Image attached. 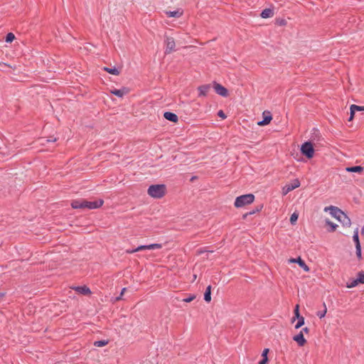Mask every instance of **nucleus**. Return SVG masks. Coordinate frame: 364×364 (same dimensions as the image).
I'll list each match as a JSON object with an SVG mask.
<instances>
[{"mask_svg":"<svg viewBox=\"0 0 364 364\" xmlns=\"http://www.w3.org/2000/svg\"><path fill=\"white\" fill-rule=\"evenodd\" d=\"M166 192V186L164 184L151 185L147 191L148 194L154 198H161Z\"/></svg>","mask_w":364,"mask_h":364,"instance_id":"1","label":"nucleus"},{"mask_svg":"<svg viewBox=\"0 0 364 364\" xmlns=\"http://www.w3.org/2000/svg\"><path fill=\"white\" fill-rule=\"evenodd\" d=\"M255 200V196L252 193H247L237 196L235 200L236 208H242L245 205L251 204Z\"/></svg>","mask_w":364,"mask_h":364,"instance_id":"2","label":"nucleus"},{"mask_svg":"<svg viewBox=\"0 0 364 364\" xmlns=\"http://www.w3.org/2000/svg\"><path fill=\"white\" fill-rule=\"evenodd\" d=\"M301 153L303 156H306L308 159H311L314 156V144L311 141H307L303 143L300 149Z\"/></svg>","mask_w":364,"mask_h":364,"instance_id":"3","label":"nucleus"},{"mask_svg":"<svg viewBox=\"0 0 364 364\" xmlns=\"http://www.w3.org/2000/svg\"><path fill=\"white\" fill-rule=\"evenodd\" d=\"M83 203L84 209L87 208L92 210L100 208L103 205L104 200L102 199H99L95 201H88L84 199Z\"/></svg>","mask_w":364,"mask_h":364,"instance_id":"4","label":"nucleus"},{"mask_svg":"<svg viewBox=\"0 0 364 364\" xmlns=\"http://www.w3.org/2000/svg\"><path fill=\"white\" fill-rule=\"evenodd\" d=\"M213 87L215 92L222 97H228L229 95L228 89L216 82H213Z\"/></svg>","mask_w":364,"mask_h":364,"instance_id":"5","label":"nucleus"},{"mask_svg":"<svg viewBox=\"0 0 364 364\" xmlns=\"http://www.w3.org/2000/svg\"><path fill=\"white\" fill-rule=\"evenodd\" d=\"M165 44H166V50H165L166 54H170L173 50H175L176 43H175L174 38L173 37L166 36Z\"/></svg>","mask_w":364,"mask_h":364,"instance_id":"6","label":"nucleus"},{"mask_svg":"<svg viewBox=\"0 0 364 364\" xmlns=\"http://www.w3.org/2000/svg\"><path fill=\"white\" fill-rule=\"evenodd\" d=\"M300 186V181L299 179H294L291 183L286 184L283 188V193L287 194L289 192L294 190L295 188Z\"/></svg>","mask_w":364,"mask_h":364,"instance_id":"7","label":"nucleus"},{"mask_svg":"<svg viewBox=\"0 0 364 364\" xmlns=\"http://www.w3.org/2000/svg\"><path fill=\"white\" fill-rule=\"evenodd\" d=\"M289 262L298 264V265L306 272H309L310 271L309 267L306 265L304 260H303L301 257H298L296 258H291L289 259Z\"/></svg>","mask_w":364,"mask_h":364,"instance_id":"8","label":"nucleus"},{"mask_svg":"<svg viewBox=\"0 0 364 364\" xmlns=\"http://www.w3.org/2000/svg\"><path fill=\"white\" fill-rule=\"evenodd\" d=\"M263 119L257 122L259 126H265L270 123L272 119V115L270 112L264 111L262 113Z\"/></svg>","mask_w":364,"mask_h":364,"instance_id":"9","label":"nucleus"},{"mask_svg":"<svg viewBox=\"0 0 364 364\" xmlns=\"http://www.w3.org/2000/svg\"><path fill=\"white\" fill-rule=\"evenodd\" d=\"M329 210L330 214L337 220L341 218V215H343V211L339 209L338 207L331 205L328 208H326L325 210Z\"/></svg>","mask_w":364,"mask_h":364,"instance_id":"10","label":"nucleus"},{"mask_svg":"<svg viewBox=\"0 0 364 364\" xmlns=\"http://www.w3.org/2000/svg\"><path fill=\"white\" fill-rule=\"evenodd\" d=\"M212 86L210 84H206L200 85L198 87V90L199 92L198 97H205L207 96L209 91L211 90Z\"/></svg>","mask_w":364,"mask_h":364,"instance_id":"11","label":"nucleus"},{"mask_svg":"<svg viewBox=\"0 0 364 364\" xmlns=\"http://www.w3.org/2000/svg\"><path fill=\"white\" fill-rule=\"evenodd\" d=\"M161 247H162L161 244L154 243V244L147 245H140L136 247V250L141 251V250H157V249H161Z\"/></svg>","mask_w":364,"mask_h":364,"instance_id":"12","label":"nucleus"},{"mask_svg":"<svg viewBox=\"0 0 364 364\" xmlns=\"http://www.w3.org/2000/svg\"><path fill=\"white\" fill-rule=\"evenodd\" d=\"M129 88L123 87L121 89H114L111 90V93L114 95H116L119 97H122L124 95L128 94L129 92Z\"/></svg>","mask_w":364,"mask_h":364,"instance_id":"13","label":"nucleus"},{"mask_svg":"<svg viewBox=\"0 0 364 364\" xmlns=\"http://www.w3.org/2000/svg\"><path fill=\"white\" fill-rule=\"evenodd\" d=\"M73 289L77 293L85 296H87L91 294L90 289L85 285L74 287Z\"/></svg>","mask_w":364,"mask_h":364,"instance_id":"14","label":"nucleus"},{"mask_svg":"<svg viewBox=\"0 0 364 364\" xmlns=\"http://www.w3.org/2000/svg\"><path fill=\"white\" fill-rule=\"evenodd\" d=\"M293 340L296 341L300 347L304 346L306 343V340L302 333H299L297 335H295L293 337Z\"/></svg>","mask_w":364,"mask_h":364,"instance_id":"15","label":"nucleus"},{"mask_svg":"<svg viewBox=\"0 0 364 364\" xmlns=\"http://www.w3.org/2000/svg\"><path fill=\"white\" fill-rule=\"evenodd\" d=\"M164 117L166 120L170 121L171 122H174V123H176L178 121V116L175 113L171 112H165L164 113Z\"/></svg>","mask_w":364,"mask_h":364,"instance_id":"16","label":"nucleus"},{"mask_svg":"<svg viewBox=\"0 0 364 364\" xmlns=\"http://www.w3.org/2000/svg\"><path fill=\"white\" fill-rule=\"evenodd\" d=\"M338 220L341 222L343 226L349 227L351 224L350 218L344 212L343 213V215H341V218H338Z\"/></svg>","mask_w":364,"mask_h":364,"instance_id":"17","label":"nucleus"},{"mask_svg":"<svg viewBox=\"0 0 364 364\" xmlns=\"http://www.w3.org/2000/svg\"><path fill=\"white\" fill-rule=\"evenodd\" d=\"M83 200L84 199L73 200L71 202L72 208L74 209H78V208L84 209Z\"/></svg>","mask_w":364,"mask_h":364,"instance_id":"18","label":"nucleus"},{"mask_svg":"<svg viewBox=\"0 0 364 364\" xmlns=\"http://www.w3.org/2000/svg\"><path fill=\"white\" fill-rule=\"evenodd\" d=\"M364 168L361 166H354L346 168V171L348 172L358 173H360L363 171Z\"/></svg>","mask_w":364,"mask_h":364,"instance_id":"19","label":"nucleus"},{"mask_svg":"<svg viewBox=\"0 0 364 364\" xmlns=\"http://www.w3.org/2000/svg\"><path fill=\"white\" fill-rule=\"evenodd\" d=\"M274 15V10L272 9H264L261 14L260 16L263 18H267L272 17Z\"/></svg>","mask_w":364,"mask_h":364,"instance_id":"20","label":"nucleus"},{"mask_svg":"<svg viewBox=\"0 0 364 364\" xmlns=\"http://www.w3.org/2000/svg\"><path fill=\"white\" fill-rule=\"evenodd\" d=\"M269 348H264L262 351V359L259 362V364H268L269 359L267 357V354L269 353Z\"/></svg>","mask_w":364,"mask_h":364,"instance_id":"21","label":"nucleus"},{"mask_svg":"<svg viewBox=\"0 0 364 364\" xmlns=\"http://www.w3.org/2000/svg\"><path fill=\"white\" fill-rule=\"evenodd\" d=\"M211 285H208L204 292V300L209 303L211 301Z\"/></svg>","mask_w":364,"mask_h":364,"instance_id":"22","label":"nucleus"},{"mask_svg":"<svg viewBox=\"0 0 364 364\" xmlns=\"http://www.w3.org/2000/svg\"><path fill=\"white\" fill-rule=\"evenodd\" d=\"M166 14L168 17L179 18L182 16L183 11H180V9H177L173 11H166Z\"/></svg>","mask_w":364,"mask_h":364,"instance_id":"23","label":"nucleus"},{"mask_svg":"<svg viewBox=\"0 0 364 364\" xmlns=\"http://www.w3.org/2000/svg\"><path fill=\"white\" fill-rule=\"evenodd\" d=\"M103 70L107 72L108 73H109L111 75H118L120 73L119 69L116 68L115 67L112 68H108V67H105L103 68Z\"/></svg>","mask_w":364,"mask_h":364,"instance_id":"24","label":"nucleus"},{"mask_svg":"<svg viewBox=\"0 0 364 364\" xmlns=\"http://www.w3.org/2000/svg\"><path fill=\"white\" fill-rule=\"evenodd\" d=\"M353 242H355V247L361 246L360 240H359V235H358V228H356L354 231L353 236Z\"/></svg>","mask_w":364,"mask_h":364,"instance_id":"25","label":"nucleus"},{"mask_svg":"<svg viewBox=\"0 0 364 364\" xmlns=\"http://www.w3.org/2000/svg\"><path fill=\"white\" fill-rule=\"evenodd\" d=\"M296 319H297L298 321L295 325V328L299 329L304 324L305 319H304V317L302 316H300L298 318H296Z\"/></svg>","mask_w":364,"mask_h":364,"instance_id":"26","label":"nucleus"},{"mask_svg":"<svg viewBox=\"0 0 364 364\" xmlns=\"http://www.w3.org/2000/svg\"><path fill=\"white\" fill-rule=\"evenodd\" d=\"M294 316L291 318V323H294L296 321V318L301 316L299 312V305L296 304L294 309Z\"/></svg>","mask_w":364,"mask_h":364,"instance_id":"27","label":"nucleus"},{"mask_svg":"<svg viewBox=\"0 0 364 364\" xmlns=\"http://www.w3.org/2000/svg\"><path fill=\"white\" fill-rule=\"evenodd\" d=\"M360 284L359 282L355 279H352L349 282H347L346 287L348 288H353Z\"/></svg>","mask_w":364,"mask_h":364,"instance_id":"28","label":"nucleus"},{"mask_svg":"<svg viewBox=\"0 0 364 364\" xmlns=\"http://www.w3.org/2000/svg\"><path fill=\"white\" fill-rule=\"evenodd\" d=\"M108 340H100L94 342V346L96 347H103L108 343Z\"/></svg>","mask_w":364,"mask_h":364,"instance_id":"29","label":"nucleus"},{"mask_svg":"<svg viewBox=\"0 0 364 364\" xmlns=\"http://www.w3.org/2000/svg\"><path fill=\"white\" fill-rule=\"evenodd\" d=\"M326 225L330 227V229L328 230L329 232H335L336 230V228L338 227V225L336 224L331 222L328 220H327L326 221Z\"/></svg>","mask_w":364,"mask_h":364,"instance_id":"30","label":"nucleus"},{"mask_svg":"<svg viewBox=\"0 0 364 364\" xmlns=\"http://www.w3.org/2000/svg\"><path fill=\"white\" fill-rule=\"evenodd\" d=\"M15 39V36L13 33H8L6 36H5V41L6 43H12L13 41Z\"/></svg>","mask_w":364,"mask_h":364,"instance_id":"31","label":"nucleus"},{"mask_svg":"<svg viewBox=\"0 0 364 364\" xmlns=\"http://www.w3.org/2000/svg\"><path fill=\"white\" fill-rule=\"evenodd\" d=\"M298 218L299 214L297 213L294 212V213H292L289 219L291 224L294 225L296 223Z\"/></svg>","mask_w":364,"mask_h":364,"instance_id":"32","label":"nucleus"},{"mask_svg":"<svg viewBox=\"0 0 364 364\" xmlns=\"http://www.w3.org/2000/svg\"><path fill=\"white\" fill-rule=\"evenodd\" d=\"M357 281L359 282L360 284H364V272L360 271L357 274Z\"/></svg>","mask_w":364,"mask_h":364,"instance_id":"33","label":"nucleus"},{"mask_svg":"<svg viewBox=\"0 0 364 364\" xmlns=\"http://www.w3.org/2000/svg\"><path fill=\"white\" fill-rule=\"evenodd\" d=\"M287 23V22L284 18H276L275 23L277 26H286Z\"/></svg>","mask_w":364,"mask_h":364,"instance_id":"34","label":"nucleus"},{"mask_svg":"<svg viewBox=\"0 0 364 364\" xmlns=\"http://www.w3.org/2000/svg\"><path fill=\"white\" fill-rule=\"evenodd\" d=\"M196 296L195 294H190L188 297L182 299L183 301L189 303L193 301L196 299Z\"/></svg>","mask_w":364,"mask_h":364,"instance_id":"35","label":"nucleus"},{"mask_svg":"<svg viewBox=\"0 0 364 364\" xmlns=\"http://www.w3.org/2000/svg\"><path fill=\"white\" fill-rule=\"evenodd\" d=\"M323 306H324V310L322 311H318L317 312V316L320 318H322L325 316L326 314V311H327V309H326V304L323 303Z\"/></svg>","mask_w":364,"mask_h":364,"instance_id":"36","label":"nucleus"},{"mask_svg":"<svg viewBox=\"0 0 364 364\" xmlns=\"http://www.w3.org/2000/svg\"><path fill=\"white\" fill-rule=\"evenodd\" d=\"M355 250H356V256L358 257V259L360 260L362 259V251H361V246H358V247H355Z\"/></svg>","mask_w":364,"mask_h":364,"instance_id":"37","label":"nucleus"},{"mask_svg":"<svg viewBox=\"0 0 364 364\" xmlns=\"http://www.w3.org/2000/svg\"><path fill=\"white\" fill-rule=\"evenodd\" d=\"M352 110H357V112L364 111V106H358L356 105H352Z\"/></svg>","mask_w":364,"mask_h":364,"instance_id":"38","label":"nucleus"},{"mask_svg":"<svg viewBox=\"0 0 364 364\" xmlns=\"http://www.w3.org/2000/svg\"><path fill=\"white\" fill-rule=\"evenodd\" d=\"M262 208H263V204H259V205H257L256 206V208L255 209H253L252 210H251L250 212H253V214H255L256 213L261 211Z\"/></svg>","mask_w":364,"mask_h":364,"instance_id":"39","label":"nucleus"},{"mask_svg":"<svg viewBox=\"0 0 364 364\" xmlns=\"http://www.w3.org/2000/svg\"><path fill=\"white\" fill-rule=\"evenodd\" d=\"M355 112H357V110H353V111L352 110V105H350V117H349L348 121H352L353 119Z\"/></svg>","mask_w":364,"mask_h":364,"instance_id":"40","label":"nucleus"},{"mask_svg":"<svg viewBox=\"0 0 364 364\" xmlns=\"http://www.w3.org/2000/svg\"><path fill=\"white\" fill-rule=\"evenodd\" d=\"M127 291V288H123L121 291V293L119 296H117L115 298V301H119L122 299V296L124 295V292Z\"/></svg>","mask_w":364,"mask_h":364,"instance_id":"41","label":"nucleus"},{"mask_svg":"<svg viewBox=\"0 0 364 364\" xmlns=\"http://www.w3.org/2000/svg\"><path fill=\"white\" fill-rule=\"evenodd\" d=\"M218 116L222 119H225L227 117L226 114H225V112L223 111V110H219L218 112Z\"/></svg>","mask_w":364,"mask_h":364,"instance_id":"42","label":"nucleus"},{"mask_svg":"<svg viewBox=\"0 0 364 364\" xmlns=\"http://www.w3.org/2000/svg\"><path fill=\"white\" fill-rule=\"evenodd\" d=\"M309 328L308 327H304L301 329V331L299 332V333H302L304 334V333H308L309 332Z\"/></svg>","mask_w":364,"mask_h":364,"instance_id":"43","label":"nucleus"},{"mask_svg":"<svg viewBox=\"0 0 364 364\" xmlns=\"http://www.w3.org/2000/svg\"><path fill=\"white\" fill-rule=\"evenodd\" d=\"M253 215V212H247L242 215V218L245 220L248 215Z\"/></svg>","mask_w":364,"mask_h":364,"instance_id":"44","label":"nucleus"},{"mask_svg":"<svg viewBox=\"0 0 364 364\" xmlns=\"http://www.w3.org/2000/svg\"><path fill=\"white\" fill-rule=\"evenodd\" d=\"M139 250H136V248L135 249H133V250H127L126 252L127 253H129V254H132V253H134V252H139Z\"/></svg>","mask_w":364,"mask_h":364,"instance_id":"45","label":"nucleus"},{"mask_svg":"<svg viewBox=\"0 0 364 364\" xmlns=\"http://www.w3.org/2000/svg\"><path fill=\"white\" fill-rule=\"evenodd\" d=\"M4 296H5V294H4V293H1V292H0V299H1V298H3Z\"/></svg>","mask_w":364,"mask_h":364,"instance_id":"46","label":"nucleus"},{"mask_svg":"<svg viewBox=\"0 0 364 364\" xmlns=\"http://www.w3.org/2000/svg\"><path fill=\"white\" fill-rule=\"evenodd\" d=\"M56 140H57V139H56V138H55V139H53V140L47 139L46 141H47L48 142H50V141H55Z\"/></svg>","mask_w":364,"mask_h":364,"instance_id":"47","label":"nucleus"},{"mask_svg":"<svg viewBox=\"0 0 364 364\" xmlns=\"http://www.w3.org/2000/svg\"><path fill=\"white\" fill-rule=\"evenodd\" d=\"M361 235L364 236V228L363 227V228L361 230Z\"/></svg>","mask_w":364,"mask_h":364,"instance_id":"48","label":"nucleus"},{"mask_svg":"<svg viewBox=\"0 0 364 364\" xmlns=\"http://www.w3.org/2000/svg\"><path fill=\"white\" fill-rule=\"evenodd\" d=\"M195 178H196V176L192 177L191 181L195 180Z\"/></svg>","mask_w":364,"mask_h":364,"instance_id":"49","label":"nucleus"},{"mask_svg":"<svg viewBox=\"0 0 364 364\" xmlns=\"http://www.w3.org/2000/svg\"><path fill=\"white\" fill-rule=\"evenodd\" d=\"M196 274H194V276H193V279H196Z\"/></svg>","mask_w":364,"mask_h":364,"instance_id":"50","label":"nucleus"}]
</instances>
